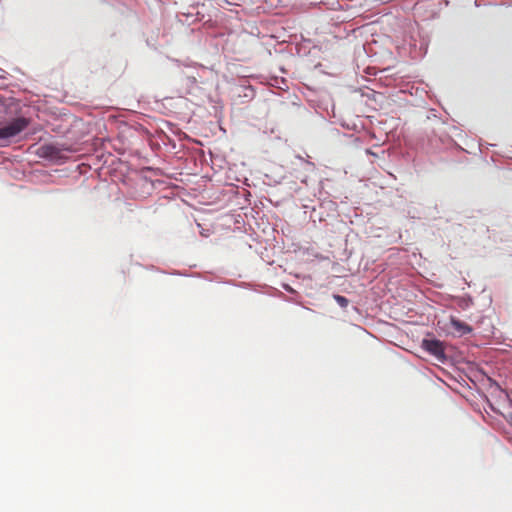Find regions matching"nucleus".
I'll use <instances>...</instances> for the list:
<instances>
[{"label":"nucleus","instance_id":"f257e3e1","mask_svg":"<svg viewBox=\"0 0 512 512\" xmlns=\"http://www.w3.org/2000/svg\"><path fill=\"white\" fill-rule=\"evenodd\" d=\"M29 125V121L24 117L13 119L8 124L0 127V140H9L17 136Z\"/></svg>","mask_w":512,"mask_h":512},{"label":"nucleus","instance_id":"f03ea898","mask_svg":"<svg viewBox=\"0 0 512 512\" xmlns=\"http://www.w3.org/2000/svg\"><path fill=\"white\" fill-rule=\"evenodd\" d=\"M422 348L438 359L444 357V346L440 340L424 339L422 341Z\"/></svg>","mask_w":512,"mask_h":512},{"label":"nucleus","instance_id":"7ed1b4c3","mask_svg":"<svg viewBox=\"0 0 512 512\" xmlns=\"http://www.w3.org/2000/svg\"><path fill=\"white\" fill-rule=\"evenodd\" d=\"M38 154L41 157L57 159L60 156V150L52 144L43 145L39 148Z\"/></svg>","mask_w":512,"mask_h":512},{"label":"nucleus","instance_id":"20e7f679","mask_svg":"<svg viewBox=\"0 0 512 512\" xmlns=\"http://www.w3.org/2000/svg\"><path fill=\"white\" fill-rule=\"evenodd\" d=\"M452 324H453V326H454L457 330L462 331L463 333H468V332H470V331H471V328H470L467 324L462 323V322H461V321H459V320H454V319H453V320H452Z\"/></svg>","mask_w":512,"mask_h":512},{"label":"nucleus","instance_id":"39448f33","mask_svg":"<svg viewBox=\"0 0 512 512\" xmlns=\"http://www.w3.org/2000/svg\"><path fill=\"white\" fill-rule=\"evenodd\" d=\"M333 298L335 299V301L342 307V308H346L349 304V300L342 296V295H334Z\"/></svg>","mask_w":512,"mask_h":512}]
</instances>
